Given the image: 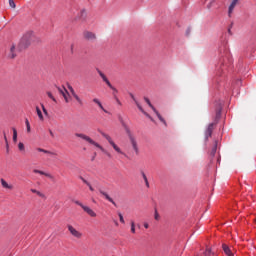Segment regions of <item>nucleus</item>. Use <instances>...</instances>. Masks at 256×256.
<instances>
[{"mask_svg":"<svg viewBox=\"0 0 256 256\" xmlns=\"http://www.w3.org/2000/svg\"><path fill=\"white\" fill-rule=\"evenodd\" d=\"M36 113H37L40 121H45V118L43 117V112H41V109L39 108V106H36Z\"/></svg>","mask_w":256,"mask_h":256,"instance_id":"nucleus-26","label":"nucleus"},{"mask_svg":"<svg viewBox=\"0 0 256 256\" xmlns=\"http://www.w3.org/2000/svg\"><path fill=\"white\" fill-rule=\"evenodd\" d=\"M32 41H33V32H27L21 38V40L18 44V49H20V51H22V49H27V47H29V45H31Z\"/></svg>","mask_w":256,"mask_h":256,"instance_id":"nucleus-2","label":"nucleus"},{"mask_svg":"<svg viewBox=\"0 0 256 256\" xmlns=\"http://www.w3.org/2000/svg\"><path fill=\"white\" fill-rule=\"evenodd\" d=\"M83 37L84 39H86V41H95V39H97V36L95 35V33L89 32V31H85L83 33Z\"/></svg>","mask_w":256,"mask_h":256,"instance_id":"nucleus-15","label":"nucleus"},{"mask_svg":"<svg viewBox=\"0 0 256 256\" xmlns=\"http://www.w3.org/2000/svg\"><path fill=\"white\" fill-rule=\"evenodd\" d=\"M12 131H13V141L14 143H17V129L13 128Z\"/></svg>","mask_w":256,"mask_h":256,"instance_id":"nucleus-29","label":"nucleus"},{"mask_svg":"<svg viewBox=\"0 0 256 256\" xmlns=\"http://www.w3.org/2000/svg\"><path fill=\"white\" fill-rule=\"evenodd\" d=\"M8 59H15L17 57V49L15 44H10L8 50L6 51Z\"/></svg>","mask_w":256,"mask_h":256,"instance_id":"nucleus-8","label":"nucleus"},{"mask_svg":"<svg viewBox=\"0 0 256 256\" xmlns=\"http://www.w3.org/2000/svg\"><path fill=\"white\" fill-rule=\"evenodd\" d=\"M144 101H146L147 105H149V107L152 109V111L157 115L159 121H161V123H163L164 125H167V122L165 121L163 116H161V114L159 113V111H157L155 106H153V104H151V100H149V98H147V97H144Z\"/></svg>","mask_w":256,"mask_h":256,"instance_id":"nucleus-7","label":"nucleus"},{"mask_svg":"<svg viewBox=\"0 0 256 256\" xmlns=\"http://www.w3.org/2000/svg\"><path fill=\"white\" fill-rule=\"evenodd\" d=\"M141 175H142L144 181H147V180H148V179H147V175H145V172H141Z\"/></svg>","mask_w":256,"mask_h":256,"instance_id":"nucleus-41","label":"nucleus"},{"mask_svg":"<svg viewBox=\"0 0 256 256\" xmlns=\"http://www.w3.org/2000/svg\"><path fill=\"white\" fill-rule=\"evenodd\" d=\"M26 127H27V132L30 133L31 132V124Z\"/></svg>","mask_w":256,"mask_h":256,"instance_id":"nucleus-44","label":"nucleus"},{"mask_svg":"<svg viewBox=\"0 0 256 256\" xmlns=\"http://www.w3.org/2000/svg\"><path fill=\"white\" fill-rule=\"evenodd\" d=\"M67 229L72 237L74 239H83V232L77 230L76 228L73 227V225L68 224Z\"/></svg>","mask_w":256,"mask_h":256,"instance_id":"nucleus-6","label":"nucleus"},{"mask_svg":"<svg viewBox=\"0 0 256 256\" xmlns=\"http://www.w3.org/2000/svg\"><path fill=\"white\" fill-rule=\"evenodd\" d=\"M215 3H217V0H210L209 3L206 5V9H208V11H211V9L215 7Z\"/></svg>","mask_w":256,"mask_h":256,"instance_id":"nucleus-25","label":"nucleus"},{"mask_svg":"<svg viewBox=\"0 0 256 256\" xmlns=\"http://www.w3.org/2000/svg\"><path fill=\"white\" fill-rule=\"evenodd\" d=\"M223 107L221 106V104H219L216 108V115H215V121L214 123H210L208 125V128L205 131V140L207 141L209 139V137H211V135H213V129H215V125H217V121H219V119H221V111H222Z\"/></svg>","mask_w":256,"mask_h":256,"instance_id":"nucleus-1","label":"nucleus"},{"mask_svg":"<svg viewBox=\"0 0 256 256\" xmlns=\"http://www.w3.org/2000/svg\"><path fill=\"white\" fill-rule=\"evenodd\" d=\"M75 137H79V139H83V141H87V143H90V145H94V147H97L98 149H100V151H102L103 153H106L105 148L101 146L99 143L95 142L93 139H91V137L83 133H75Z\"/></svg>","mask_w":256,"mask_h":256,"instance_id":"nucleus-4","label":"nucleus"},{"mask_svg":"<svg viewBox=\"0 0 256 256\" xmlns=\"http://www.w3.org/2000/svg\"><path fill=\"white\" fill-rule=\"evenodd\" d=\"M131 233L135 234V222L131 221Z\"/></svg>","mask_w":256,"mask_h":256,"instance_id":"nucleus-36","label":"nucleus"},{"mask_svg":"<svg viewBox=\"0 0 256 256\" xmlns=\"http://www.w3.org/2000/svg\"><path fill=\"white\" fill-rule=\"evenodd\" d=\"M25 123H26V127H28V125H31V124H29V119H26Z\"/></svg>","mask_w":256,"mask_h":256,"instance_id":"nucleus-47","label":"nucleus"},{"mask_svg":"<svg viewBox=\"0 0 256 256\" xmlns=\"http://www.w3.org/2000/svg\"><path fill=\"white\" fill-rule=\"evenodd\" d=\"M49 133H50L51 137H55V134L53 133L52 130H49Z\"/></svg>","mask_w":256,"mask_h":256,"instance_id":"nucleus-46","label":"nucleus"},{"mask_svg":"<svg viewBox=\"0 0 256 256\" xmlns=\"http://www.w3.org/2000/svg\"><path fill=\"white\" fill-rule=\"evenodd\" d=\"M223 63H225V59L220 60V65H223Z\"/></svg>","mask_w":256,"mask_h":256,"instance_id":"nucleus-49","label":"nucleus"},{"mask_svg":"<svg viewBox=\"0 0 256 256\" xmlns=\"http://www.w3.org/2000/svg\"><path fill=\"white\" fill-rule=\"evenodd\" d=\"M57 89H58V93H60V95L64 97L66 103H69V98L67 97L69 95V91H67L65 87L63 88L57 87Z\"/></svg>","mask_w":256,"mask_h":256,"instance_id":"nucleus-17","label":"nucleus"},{"mask_svg":"<svg viewBox=\"0 0 256 256\" xmlns=\"http://www.w3.org/2000/svg\"><path fill=\"white\" fill-rule=\"evenodd\" d=\"M144 227H145V229H149V223L145 222Z\"/></svg>","mask_w":256,"mask_h":256,"instance_id":"nucleus-45","label":"nucleus"},{"mask_svg":"<svg viewBox=\"0 0 256 256\" xmlns=\"http://www.w3.org/2000/svg\"><path fill=\"white\" fill-rule=\"evenodd\" d=\"M222 249L227 256H234L235 254L233 253V250L227 245V244H222Z\"/></svg>","mask_w":256,"mask_h":256,"instance_id":"nucleus-20","label":"nucleus"},{"mask_svg":"<svg viewBox=\"0 0 256 256\" xmlns=\"http://www.w3.org/2000/svg\"><path fill=\"white\" fill-rule=\"evenodd\" d=\"M98 74L100 75L102 81H104V83H106V85L112 89V91L117 92V89L115 87H113V85L111 84V82L109 81V79L107 78V76H105L104 73L101 72V70H97Z\"/></svg>","mask_w":256,"mask_h":256,"instance_id":"nucleus-10","label":"nucleus"},{"mask_svg":"<svg viewBox=\"0 0 256 256\" xmlns=\"http://www.w3.org/2000/svg\"><path fill=\"white\" fill-rule=\"evenodd\" d=\"M18 149L19 151H25V144H23V142H19Z\"/></svg>","mask_w":256,"mask_h":256,"instance_id":"nucleus-31","label":"nucleus"},{"mask_svg":"<svg viewBox=\"0 0 256 256\" xmlns=\"http://www.w3.org/2000/svg\"><path fill=\"white\" fill-rule=\"evenodd\" d=\"M146 187H149V180H144Z\"/></svg>","mask_w":256,"mask_h":256,"instance_id":"nucleus-48","label":"nucleus"},{"mask_svg":"<svg viewBox=\"0 0 256 256\" xmlns=\"http://www.w3.org/2000/svg\"><path fill=\"white\" fill-rule=\"evenodd\" d=\"M36 151H38V153H45L46 155H52V156H56L57 155V153L51 152L49 150H45L43 148H36Z\"/></svg>","mask_w":256,"mask_h":256,"instance_id":"nucleus-22","label":"nucleus"},{"mask_svg":"<svg viewBox=\"0 0 256 256\" xmlns=\"http://www.w3.org/2000/svg\"><path fill=\"white\" fill-rule=\"evenodd\" d=\"M80 15H81L82 19H87V11L82 10V11L80 12Z\"/></svg>","mask_w":256,"mask_h":256,"instance_id":"nucleus-32","label":"nucleus"},{"mask_svg":"<svg viewBox=\"0 0 256 256\" xmlns=\"http://www.w3.org/2000/svg\"><path fill=\"white\" fill-rule=\"evenodd\" d=\"M131 99H133L135 105L138 107L139 111H141V113H143L144 115H146V117H150L149 114L147 112H145V110L143 109V107L141 106V104H139V102L137 101V99L135 98V95L130 94Z\"/></svg>","mask_w":256,"mask_h":256,"instance_id":"nucleus-16","label":"nucleus"},{"mask_svg":"<svg viewBox=\"0 0 256 256\" xmlns=\"http://www.w3.org/2000/svg\"><path fill=\"white\" fill-rule=\"evenodd\" d=\"M87 187H89L90 191H95V189L93 188V186H91V183H89V185H87Z\"/></svg>","mask_w":256,"mask_h":256,"instance_id":"nucleus-43","label":"nucleus"},{"mask_svg":"<svg viewBox=\"0 0 256 256\" xmlns=\"http://www.w3.org/2000/svg\"><path fill=\"white\" fill-rule=\"evenodd\" d=\"M228 33L231 35V28L228 29Z\"/></svg>","mask_w":256,"mask_h":256,"instance_id":"nucleus-52","label":"nucleus"},{"mask_svg":"<svg viewBox=\"0 0 256 256\" xmlns=\"http://www.w3.org/2000/svg\"><path fill=\"white\" fill-rule=\"evenodd\" d=\"M30 191L31 193H35L36 195H38V197H45V194L41 193L39 190L31 189Z\"/></svg>","mask_w":256,"mask_h":256,"instance_id":"nucleus-28","label":"nucleus"},{"mask_svg":"<svg viewBox=\"0 0 256 256\" xmlns=\"http://www.w3.org/2000/svg\"><path fill=\"white\" fill-rule=\"evenodd\" d=\"M100 195H102L103 198L106 199V201H109V203H112V205H114V207H117V203H115V200H113V198H111V196H109V194L103 190H99Z\"/></svg>","mask_w":256,"mask_h":256,"instance_id":"nucleus-13","label":"nucleus"},{"mask_svg":"<svg viewBox=\"0 0 256 256\" xmlns=\"http://www.w3.org/2000/svg\"><path fill=\"white\" fill-rule=\"evenodd\" d=\"M42 110L44 114L49 115V113L47 112V109L45 108V105L43 104H42Z\"/></svg>","mask_w":256,"mask_h":256,"instance_id":"nucleus-39","label":"nucleus"},{"mask_svg":"<svg viewBox=\"0 0 256 256\" xmlns=\"http://www.w3.org/2000/svg\"><path fill=\"white\" fill-rule=\"evenodd\" d=\"M47 95L50 99H52L54 101V103H57V99L54 98V96L51 92H47Z\"/></svg>","mask_w":256,"mask_h":256,"instance_id":"nucleus-34","label":"nucleus"},{"mask_svg":"<svg viewBox=\"0 0 256 256\" xmlns=\"http://www.w3.org/2000/svg\"><path fill=\"white\" fill-rule=\"evenodd\" d=\"M4 141H5V143H6V146L9 147V143H8V141H7V136H6V135H4Z\"/></svg>","mask_w":256,"mask_h":256,"instance_id":"nucleus-42","label":"nucleus"},{"mask_svg":"<svg viewBox=\"0 0 256 256\" xmlns=\"http://www.w3.org/2000/svg\"><path fill=\"white\" fill-rule=\"evenodd\" d=\"M101 135H102V137H104L105 140L108 141V143H110V145L113 147V149L115 150L116 153H120L121 155H123L121 148H119V146H117V144H115V142L113 141V138H111V136H109V134L101 132Z\"/></svg>","mask_w":256,"mask_h":256,"instance_id":"nucleus-5","label":"nucleus"},{"mask_svg":"<svg viewBox=\"0 0 256 256\" xmlns=\"http://www.w3.org/2000/svg\"><path fill=\"white\" fill-rule=\"evenodd\" d=\"M81 181L85 183V185H89V181H87L85 178L81 177Z\"/></svg>","mask_w":256,"mask_h":256,"instance_id":"nucleus-40","label":"nucleus"},{"mask_svg":"<svg viewBox=\"0 0 256 256\" xmlns=\"http://www.w3.org/2000/svg\"><path fill=\"white\" fill-rule=\"evenodd\" d=\"M0 183L4 189H13V185H9L3 178L0 179Z\"/></svg>","mask_w":256,"mask_h":256,"instance_id":"nucleus-23","label":"nucleus"},{"mask_svg":"<svg viewBox=\"0 0 256 256\" xmlns=\"http://www.w3.org/2000/svg\"><path fill=\"white\" fill-rule=\"evenodd\" d=\"M33 173H36L38 175H44L45 177H48L49 179H53V176L51 174L41 171V170L34 169Z\"/></svg>","mask_w":256,"mask_h":256,"instance_id":"nucleus-21","label":"nucleus"},{"mask_svg":"<svg viewBox=\"0 0 256 256\" xmlns=\"http://www.w3.org/2000/svg\"><path fill=\"white\" fill-rule=\"evenodd\" d=\"M154 219H155L156 221H159V212H157V210L155 211Z\"/></svg>","mask_w":256,"mask_h":256,"instance_id":"nucleus-38","label":"nucleus"},{"mask_svg":"<svg viewBox=\"0 0 256 256\" xmlns=\"http://www.w3.org/2000/svg\"><path fill=\"white\" fill-rule=\"evenodd\" d=\"M98 74L100 75L102 81H104V83H106V85L112 89V91L117 92V89L115 87H113V85L111 84V82L109 81V79L107 78V76H105L104 73L101 72V70H97Z\"/></svg>","mask_w":256,"mask_h":256,"instance_id":"nucleus-9","label":"nucleus"},{"mask_svg":"<svg viewBox=\"0 0 256 256\" xmlns=\"http://www.w3.org/2000/svg\"><path fill=\"white\" fill-rule=\"evenodd\" d=\"M93 103H96V105H98V107H99L102 111H104L105 113H107V110H105V108L103 107V104H101V101H99V99L94 98V99H93Z\"/></svg>","mask_w":256,"mask_h":256,"instance_id":"nucleus-24","label":"nucleus"},{"mask_svg":"<svg viewBox=\"0 0 256 256\" xmlns=\"http://www.w3.org/2000/svg\"><path fill=\"white\" fill-rule=\"evenodd\" d=\"M118 217H119V219H120V223L125 224V218H123V214L119 213V214H118Z\"/></svg>","mask_w":256,"mask_h":256,"instance_id":"nucleus-35","label":"nucleus"},{"mask_svg":"<svg viewBox=\"0 0 256 256\" xmlns=\"http://www.w3.org/2000/svg\"><path fill=\"white\" fill-rule=\"evenodd\" d=\"M73 203H75V205H78L82 209H83V207H85V205H83V203L79 202V200H73Z\"/></svg>","mask_w":256,"mask_h":256,"instance_id":"nucleus-33","label":"nucleus"},{"mask_svg":"<svg viewBox=\"0 0 256 256\" xmlns=\"http://www.w3.org/2000/svg\"><path fill=\"white\" fill-rule=\"evenodd\" d=\"M239 3V0H232L229 8H228V17H231V15L233 14V11L235 9V7H237V4Z\"/></svg>","mask_w":256,"mask_h":256,"instance_id":"nucleus-18","label":"nucleus"},{"mask_svg":"<svg viewBox=\"0 0 256 256\" xmlns=\"http://www.w3.org/2000/svg\"><path fill=\"white\" fill-rule=\"evenodd\" d=\"M205 256H211L213 255V251L211 250V248H206V251L204 252Z\"/></svg>","mask_w":256,"mask_h":256,"instance_id":"nucleus-30","label":"nucleus"},{"mask_svg":"<svg viewBox=\"0 0 256 256\" xmlns=\"http://www.w3.org/2000/svg\"><path fill=\"white\" fill-rule=\"evenodd\" d=\"M126 135L128 136V139L130 141V144L132 145V149L135 155H139V144L137 143V138L135 137V134L131 132L129 128H126Z\"/></svg>","mask_w":256,"mask_h":256,"instance_id":"nucleus-3","label":"nucleus"},{"mask_svg":"<svg viewBox=\"0 0 256 256\" xmlns=\"http://www.w3.org/2000/svg\"><path fill=\"white\" fill-rule=\"evenodd\" d=\"M83 211H85V213H87V215H89L90 217H97V213H95V211H93V209H91L88 206H82Z\"/></svg>","mask_w":256,"mask_h":256,"instance_id":"nucleus-19","label":"nucleus"},{"mask_svg":"<svg viewBox=\"0 0 256 256\" xmlns=\"http://www.w3.org/2000/svg\"><path fill=\"white\" fill-rule=\"evenodd\" d=\"M9 6H10L12 9H15V7H16L15 1L9 0Z\"/></svg>","mask_w":256,"mask_h":256,"instance_id":"nucleus-37","label":"nucleus"},{"mask_svg":"<svg viewBox=\"0 0 256 256\" xmlns=\"http://www.w3.org/2000/svg\"><path fill=\"white\" fill-rule=\"evenodd\" d=\"M68 89L72 95V97H74L75 101H77L78 105L83 106V100L81 99V97H79V95L75 92V89H73V86L69 85Z\"/></svg>","mask_w":256,"mask_h":256,"instance_id":"nucleus-11","label":"nucleus"},{"mask_svg":"<svg viewBox=\"0 0 256 256\" xmlns=\"http://www.w3.org/2000/svg\"><path fill=\"white\" fill-rule=\"evenodd\" d=\"M186 33H187V35H189V34L191 33V29H188V30L186 31Z\"/></svg>","mask_w":256,"mask_h":256,"instance_id":"nucleus-51","label":"nucleus"},{"mask_svg":"<svg viewBox=\"0 0 256 256\" xmlns=\"http://www.w3.org/2000/svg\"><path fill=\"white\" fill-rule=\"evenodd\" d=\"M116 102L118 103V105H121V101L118 100V98H116Z\"/></svg>","mask_w":256,"mask_h":256,"instance_id":"nucleus-50","label":"nucleus"},{"mask_svg":"<svg viewBox=\"0 0 256 256\" xmlns=\"http://www.w3.org/2000/svg\"><path fill=\"white\" fill-rule=\"evenodd\" d=\"M215 153H217V141L214 142V146L210 152V155H212V157H215Z\"/></svg>","mask_w":256,"mask_h":256,"instance_id":"nucleus-27","label":"nucleus"},{"mask_svg":"<svg viewBox=\"0 0 256 256\" xmlns=\"http://www.w3.org/2000/svg\"><path fill=\"white\" fill-rule=\"evenodd\" d=\"M68 89L72 95V97H74L75 101H77L78 105L83 106V100L81 99V97H79V95L75 92V89H73V86L69 85Z\"/></svg>","mask_w":256,"mask_h":256,"instance_id":"nucleus-12","label":"nucleus"},{"mask_svg":"<svg viewBox=\"0 0 256 256\" xmlns=\"http://www.w3.org/2000/svg\"><path fill=\"white\" fill-rule=\"evenodd\" d=\"M100 195H102L103 198L106 199V201H109V203H112V205H114V207H117V203H115V200H113V198H111V196H109V194L103 190H99Z\"/></svg>","mask_w":256,"mask_h":256,"instance_id":"nucleus-14","label":"nucleus"}]
</instances>
